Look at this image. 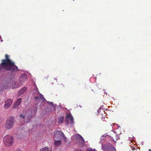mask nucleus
Masks as SVG:
<instances>
[{"label":"nucleus","mask_w":151,"mask_h":151,"mask_svg":"<svg viewBox=\"0 0 151 151\" xmlns=\"http://www.w3.org/2000/svg\"><path fill=\"white\" fill-rule=\"evenodd\" d=\"M35 98L36 101H40L41 99H45L41 93L39 94V96L35 97Z\"/></svg>","instance_id":"nucleus-11"},{"label":"nucleus","mask_w":151,"mask_h":151,"mask_svg":"<svg viewBox=\"0 0 151 151\" xmlns=\"http://www.w3.org/2000/svg\"><path fill=\"white\" fill-rule=\"evenodd\" d=\"M8 84L10 85V87L12 89L17 88L21 86V84H18L17 83V81L13 82L11 83H8Z\"/></svg>","instance_id":"nucleus-7"},{"label":"nucleus","mask_w":151,"mask_h":151,"mask_svg":"<svg viewBox=\"0 0 151 151\" xmlns=\"http://www.w3.org/2000/svg\"><path fill=\"white\" fill-rule=\"evenodd\" d=\"M48 104L50 105H51L52 106H53L55 108V106H54V104L52 102H48Z\"/></svg>","instance_id":"nucleus-18"},{"label":"nucleus","mask_w":151,"mask_h":151,"mask_svg":"<svg viewBox=\"0 0 151 151\" xmlns=\"http://www.w3.org/2000/svg\"><path fill=\"white\" fill-rule=\"evenodd\" d=\"M37 107H35V112H36L37 111Z\"/></svg>","instance_id":"nucleus-22"},{"label":"nucleus","mask_w":151,"mask_h":151,"mask_svg":"<svg viewBox=\"0 0 151 151\" xmlns=\"http://www.w3.org/2000/svg\"><path fill=\"white\" fill-rule=\"evenodd\" d=\"M22 99L21 98H19L14 103L12 106L13 109H15L18 107L21 103Z\"/></svg>","instance_id":"nucleus-9"},{"label":"nucleus","mask_w":151,"mask_h":151,"mask_svg":"<svg viewBox=\"0 0 151 151\" xmlns=\"http://www.w3.org/2000/svg\"><path fill=\"white\" fill-rule=\"evenodd\" d=\"M3 142L5 146L10 147L13 143V139L12 136L9 135H6L3 138Z\"/></svg>","instance_id":"nucleus-3"},{"label":"nucleus","mask_w":151,"mask_h":151,"mask_svg":"<svg viewBox=\"0 0 151 151\" xmlns=\"http://www.w3.org/2000/svg\"><path fill=\"white\" fill-rule=\"evenodd\" d=\"M28 120L27 121H24V122L26 123H28V122L30 121V119L29 118H28Z\"/></svg>","instance_id":"nucleus-21"},{"label":"nucleus","mask_w":151,"mask_h":151,"mask_svg":"<svg viewBox=\"0 0 151 151\" xmlns=\"http://www.w3.org/2000/svg\"><path fill=\"white\" fill-rule=\"evenodd\" d=\"M12 100L11 99H7L5 102V104L4 107L5 109H7L9 108L11 105L12 103Z\"/></svg>","instance_id":"nucleus-5"},{"label":"nucleus","mask_w":151,"mask_h":151,"mask_svg":"<svg viewBox=\"0 0 151 151\" xmlns=\"http://www.w3.org/2000/svg\"><path fill=\"white\" fill-rule=\"evenodd\" d=\"M89 151H97L95 149L92 150V149H90V150H88Z\"/></svg>","instance_id":"nucleus-20"},{"label":"nucleus","mask_w":151,"mask_h":151,"mask_svg":"<svg viewBox=\"0 0 151 151\" xmlns=\"http://www.w3.org/2000/svg\"><path fill=\"white\" fill-rule=\"evenodd\" d=\"M54 145L55 147H58L61 145V142L60 140H56V139H54Z\"/></svg>","instance_id":"nucleus-12"},{"label":"nucleus","mask_w":151,"mask_h":151,"mask_svg":"<svg viewBox=\"0 0 151 151\" xmlns=\"http://www.w3.org/2000/svg\"><path fill=\"white\" fill-rule=\"evenodd\" d=\"M64 119V117L63 116H60L59 117L58 119V123L59 124H61L63 121Z\"/></svg>","instance_id":"nucleus-16"},{"label":"nucleus","mask_w":151,"mask_h":151,"mask_svg":"<svg viewBox=\"0 0 151 151\" xmlns=\"http://www.w3.org/2000/svg\"><path fill=\"white\" fill-rule=\"evenodd\" d=\"M5 57L6 59L2 60V62L0 64V72L3 71L4 70L10 71L11 74L17 71L18 70L17 67L9 58V56L6 54Z\"/></svg>","instance_id":"nucleus-1"},{"label":"nucleus","mask_w":151,"mask_h":151,"mask_svg":"<svg viewBox=\"0 0 151 151\" xmlns=\"http://www.w3.org/2000/svg\"><path fill=\"white\" fill-rule=\"evenodd\" d=\"M102 137H105V136H104V135H103L102 136Z\"/></svg>","instance_id":"nucleus-24"},{"label":"nucleus","mask_w":151,"mask_h":151,"mask_svg":"<svg viewBox=\"0 0 151 151\" xmlns=\"http://www.w3.org/2000/svg\"><path fill=\"white\" fill-rule=\"evenodd\" d=\"M54 139H60L64 138L65 136L64 133L60 130H55L54 132Z\"/></svg>","instance_id":"nucleus-4"},{"label":"nucleus","mask_w":151,"mask_h":151,"mask_svg":"<svg viewBox=\"0 0 151 151\" xmlns=\"http://www.w3.org/2000/svg\"><path fill=\"white\" fill-rule=\"evenodd\" d=\"M27 90V88L24 87L22 88L19 92V95H20L25 93Z\"/></svg>","instance_id":"nucleus-14"},{"label":"nucleus","mask_w":151,"mask_h":151,"mask_svg":"<svg viewBox=\"0 0 151 151\" xmlns=\"http://www.w3.org/2000/svg\"><path fill=\"white\" fill-rule=\"evenodd\" d=\"M52 149H50L47 147H45L44 148H42L40 150V151H52Z\"/></svg>","instance_id":"nucleus-15"},{"label":"nucleus","mask_w":151,"mask_h":151,"mask_svg":"<svg viewBox=\"0 0 151 151\" xmlns=\"http://www.w3.org/2000/svg\"><path fill=\"white\" fill-rule=\"evenodd\" d=\"M104 151H116L115 148L112 145L103 147Z\"/></svg>","instance_id":"nucleus-8"},{"label":"nucleus","mask_w":151,"mask_h":151,"mask_svg":"<svg viewBox=\"0 0 151 151\" xmlns=\"http://www.w3.org/2000/svg\"><path fill=\"white\" fill-rule=\"evenodd\" d=\"M115 140H114V139H113V140L115 142L116 140H117L119 139V137L118 135H116L115 136Z\"/></svg>","instance_id":"nucleus-17"},{"label":"nucleus","mask_w":151,"mask_h":151,"mask_svg":"<svg viewBox=\"0 0 151 151\" xmlns=\"http://www.w3.org/2000/svg\"><path fill=\"white\" fill-rule=\"evenodd\" d=\"M20 81L19 82L20 83V84L22 85L23 83L24 82V81H26L27 80V78L26 76H22L19 79Z\"/></svg>","instance_id":"nucleus-13"},{"label":"nucleus","mask_w":151,"mask_h":151,"mask_svg":"<svg viewBox=\"0 0 151 151\" xmlns=\"http://www.w3.org/2000/svg\"><path fill=\"white\" fill-rule=\"evenodd\" d=\"M15 122V121L14 117L10 116L9 117L5 123V128L9 130L12 129L14 127Z\"/></svg>","instance_id":"nucleus-2"},{"label":"nucleus","mask_w":151,"mask_h":151,"mask_svg":"<svg viewBox=\"0 0 151 151\" xmlns=\"http://www.w3.org/2000/svg\"><path fill=\"white\" fill-rule=\"evenodd\" d=\"M76 151H81V150L80 149H77L76 150Z\"/></svg>","instance_id":"nucleus-23"},{"label":"nucleus","mask_w":151,"mask_h":151,"mask_svg":"<svg viewBox=\"0 0 151 151\" xmlns=\"http://www.w3.org/2000/svg\"><path fill=\"white\" fill-rule=\"evenodd\" d=\"M149 151H151V150L149 149Z\"/></svg>","instance_id":"nucleus-25"},{"label":"nucleus","mask_w":151,"mask_h":151,"mask_svg":"<svg viewBox=\"0 0 151 151\" xmlns=\"http://www.w3.org/2000/svg\"><path fill=\"white\" fill-rule=\"evenodd\" d=\"M79 137L78 139V143L81 146H83L84 145L85 141L83 138L80 135H79Z\"/></svg>","instance_id":"nucleus-10"},{"label":"nucleus","mask_w":151,"mask_h":151,"mask_svg":"<svg viewBox=\"0 0 151 151\" xmlns=\"http://www.w3.org/2000/svg\"><path fill=\"white\" fill-rule=\"evenodd\" d=\"M67 124L69 123L73 124V118L72 116L69 114H68L66 116Z\"/></svg>","instance_id":"nucleus-6"},{"label":"nucleus","mask_w":151,"mask_h":151,"mask_svg":"<svg viewBox=\"0 0 151 151\" xmlns=\"http://www.w3.org/2000/svg\"><path fill=\"white\" fill-rule=\"evenodd\" d=\"M19 116L23 119H24L25 118V116L22 114H20L19 115Z\"/></svg>","instance_id":"nucleus-19"}]
</instances>
